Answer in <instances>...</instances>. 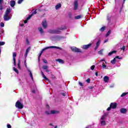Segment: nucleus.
Returning <instances> with one entry per match:
<instances>
[{"label":"nucleus","mask_w":128,"mask_h":128,"mask_svg":"<svg viewBox=\"0 0 128 128\" xmlns=\"http://www.w3.org/2000/svg\"><path fill=\"white\" fill-rule=\"evenodd\" d=\"M48 48H57V50H62L61 48H60L58 46H50L46 47L44 48H43L42 50L40 52V54L38 56V62H40V56H42V53L44 52V50H48Z\"/></svg>","instance_id":"1"},{"label":"nucleus","mask_w":128,"mask_h":128,"mask_svg":"<svg viewBox=\"0 0 128 128\" xmlns=\"http://www.w3.org/2000/svg\"><path fill=\"white\" fill-rule=\"evenodd\" d=\"M16 108H20V110L24 108V105L20 101H17L16 102Z\"/></svg>","instance_id":"2"},{"label":"nucleus","mask_w":128,"mask_h":128,"mask_svg":"<svg viewBox=\"0 0 128 128\" xmlns=\"http://www.w3.org/2000/svg\"><path fill=\"white\" fill-rule=\"evenodd\" d=\"M50 34H61V32L60 30H51L50 31Z\"/></svg>","instance_id":"3"},{"label":"nucleus","mask_w":128,"mask_h":128,"mask_svg":"<svg viewBox=\"0 0 128 128\" xmlns=\"http://www.w3.org/2000/svg\"><path fill=\"white\" fill-rule=\"evenodd\" d=\"M71 50H72V52H82L80 50L76 47H72L71 48Z\"/></svg>","instance_id":"4"},{"label":"nucleus","mask_w":128,"mask_h":128,"mask_svg":"<svg viewBox=\"0 0 128 128\" xmlns=\"http://www.w3.org/2000/svg\"><path fill=\"white\" fill-rule=\"evenodd\" d=\"M46 113L47 114H60V112L58 110H52L50 111V113H48V112H46Z\"/></svg>","instance_id":"5"},{"label":"nucleus","mask_w":128,"mask_h":128,"mask_svg":"<svg viewBox=\"0 0 128 128\" xmlns=\"http://www.w3.org/2000/svg\"><path fill=\"white\" fill-rule=\"evenodd\" d=\"M12 56H13V62H14V66H16V52H12Z\"/></svg>","instance_id":"6"},{"label":"nucleus","mask_w":128,"mask_h":128,"mask_svg":"<svg viewBox=\"0 0 128 128\" xmlns=\"http://www.w3.org/2000/svg\"><path fill=\"white\" fill-rule=\"evenodd\" d=\"M42 26L44 28H48V23L46 22V20H44L42 22Z\"/></svg>","instance_id":"7"},{"label":"nucleus","mask_w":128,"mask_h":128,"mask_svg":"<svg viewBox=\"0 0 128 128\" xmlns=\"http://www.w3.org/2000/svg\"><path fill=\"white\" fill-rule=\"evenodd\" d=\"M78 0H75L74 2V10H78Z\"/></svg>","instance_id":"8"},{"label":"nucleus","mask_w":128,"mask_h":128,"mask_svg":"<svg viewBox=\"0 0 128 128\" xmlns=\"http://www.w3.org/2000/svg\"><path fill=\"white\" fill-rule=\"evenodd\" d=\"M92 46V44H90L86 45H84L82 46V48L84 50H88V48H90V46Z\"/></svg>","instance_id":"9"},{"label":"nucleus","mask_w":128,"mask_h":128,"mask_svg":"<svg viewBox=\"0 0 128 128\" xmlns=\"http://www.w3.org/2000/svg\"><path fill=\"white\" fill-rule=\"evenodd\" d=\"M12 10L10 8H8L5 13V17L8 16L9 14H10Z\"/></svg>","instance_id":"10"},{"label":"nucleus","mask_w":128,"mask_h":128,"mask_svg":"<svg viewBox=\"0 0 128 128\" xmlns=\"http://www.w3.org/2000/svg\"><path fill=\"white\" fill-rule=\"evenodd\" d=\"M108 113H104L102 117L100 118V120H106V118L108 116Z\"/></svg>","instance_id":"11"},{"label":"nucleus","mask_w":128,"mask_h":128,"mask_svg":"<svg viewBox=\"0 0 128 128\" xmlns=\"http://www.w3.org/2000/svg\"><path fill=\"white\" fill-rule=\"evenodd\" d=\"M116 106H117L116 103H111L110 104V108H116Z\"/></svg>","instance_id":"12"},{"label":"nucleus","mask_w":128,"mask_h":128,"mask_svg":"<svg viewBox=\"0 0 128 128\" xmlns=\"http://www.w3.org/2000/svg\"><path fill=\"white\" fill-rule=\"evenodd\" d=\"M4 20H10L11 17L8 16V15H7L6 16V14H4Z\"/></svg>","instance_id":"13"},{"label":"nucleus","mask_w":128,"mask_h":128,"mask_svg":"<svg viewBox=\"0 0 128 128\" xmlns=\"http://www.w3.org/2000/svg\"><path fill=\"white\" fill-rule=\"evenodd\" d=\"M100 40H98L96 44V46L95 48V50H96L98 48V46H100Z\"/></svg>","instance_id":"14"},{"label":"nucleus","mask_w":128,"mask_h":128,"mask_svg":"<svg viewBox=\"0 0 128 128\" xmlns=\"http://www.w3.org/2000/svg\"><path fill=\"white\" fill-rule=\"evenodd\" d=\"M110 80V78L108 76H104V82H108V80Z\"/></svg>","instance_id":"15"},{"label":"nucleus","mask_w":128,"mask_h":128,"mask_svg":"<svg viewBox=\"0 0 128 128\" xmlns=\"http://www.w3.org/2000/svg\"><path fill=\"white\" fill-rule=\"evenodd\" d=\"M126 112H127L126 109L124 108H122L120 110V112H121V114H126Z\"/></svg>","instance_id":"16"},{"label":"nucleus","mask_w":128,"mask_h":128,"mask_svg":"<svg viewBox=\"0 0 128 128\" xmlns=\"http://www.w3.org/2000/svg\"><path fill=\"white\" fill-rule=\"evenodd\" d=\"M36 14V10H35L28 17V20H30V18H32V16H34V14Z\"/></svg>","instance_id":"17"},{"label":"nucleus","mask_w":128,"mask_h":128,"mask_svg":"<svg viewBox=\"0 0 128 128\" xmlns=\"http://www.w3.org/2000/svg\"><path fill=\"white\" fill-rule=\"evenodd\" d=\"M10 4L12 8H14V6H16V2H14V0H11L10 2Z\"/></svg>","instance_id":"18"},{"label":"nucleus","mask_w":128,"mask_h":128,"mask_svg":"<svg viewBox=\"0 0 128 128\" xmlns=\"http://www.w3.org/2000/svg\"><path fill=\"white\" fill-rule=\"evenodd\" d=\"M38 31L41 34H43L44 33V29L40 27L38 28Z\"/></svg>","instance_id":"19"},{"label":"nucleus","mask_w":128,"mask_h":128,"mask_svg":"<svg viewBox=\"0 0 128 128\" xmlns=\"http://www.w3.org/2000/svg\"><path fill=\"white\" fill-rule=\"evenodd\" d=\"M41 74H42V78H44V80H48V78H46V76L44 75V74L43 72H41Z\"/></svg>","instance_id":"20"},{"label":"nucleus","mask_w":128,"mask_h":128,"mask_svg":"<svg viewBox=\"0 0 128 128\" xmlns=\"http://www.w3.org/2000/svg\"><path fill=\"white\" fill-rule=\"evenodd\" d=\"M62 8V4L59 3L56 6V10H58L59 8Z\"/></svg>","instance_id":"21"},{"label":"nucleus","mask_w":128,"mask_h":128,"mask_svg":"<svg viewBox=\"0 0 128 128\" xmlns=\"http://www.w3.org/2000/svg\"><path fill=\"white\" fill-rule=\"evenodd\" d=\"M101 126H104L106 124V120H100Z\"/></svg>","instance_id":"22"},{"label":"nucleus","mask_w":128,"mask_h":128,"mask_svg":"<svg viewBox=\"0 0 128 128\" xmlns=\"http://www.w3.org/2000/svg\"><path fill=\"white\" fill-rule=\"evenodd\" d=\"M28 71L29 72H30V76L32 80H34V77L32 76V72L30 71V70H28Z\"/></svg>","instance_id":"23"},{"label":"nucleus","mask_w":128,"mask_h":128,"mask_svg":"<svg viewBox=\"0 0 128 128\" xmlns=\"http://www.w3.org/2000/svg\"><path fill=\"white\" fill-rule=\"evenodd\" d=\"M116 50L112 51L108 54V56H112V54H116Z\"/></svg>","instance_id":"24"},{"label":"nucleus","mask_w":128,"mask_h":128,"mask_svg":"<svg viewBox=\"0 0 128 128\" xmlns=\"http://www.w3.org/2000/svg\"><path fill=\"white\" fill-rule=\"evenodd\" d=\"M56 62H60V64H64V60H62L61 59H57L56 60Z\"/></svg>","instance_id":"25"},{"label":"nucleus","mask_w":128,"mask_h":128,"mask_svg":"<svg viewBox=\"0 0 128 128\" xmlns=\"http://www.w3.org/2000/svg\"><path fill=\"white\" fill-rule=\"evenodd\" d=\"M18 68L20 70V60H18Z\"/></svg>","instance_id":"26"},{"label":"nucleus","mask_w":128,"mask_h":128,"mask_svg":"<svg viewBox=\"0 0 128 128\" xmlns=\"http://www.w3.org/2000/svg\"><path fill=\"white\" fill-rule=\"evenodd\" d=\"M75 18L76 20H80V18H82V16H75Z\"/></svg>","instance_id":"27"},{"label":"nucleus","mask_w":128,"mask_h":128,"mask_svg":"<svg viewBox=\"0 0 128 128\" xmlns=\"http://www.w3.org/2000/svg\"><path fill=\"white\" fill-rule=\"evenodd\" d=\"M13 70H14V72H16V74H18V70L16 68L14 67Z\"/></svg>","instance_id":"28"},{"label":"nucleus","mask_w":128,"mask_h":128,"mask_svg":"<svg viewBox=\"0 0 128 128\" xmlns=\"http://www.w3.org/2000/svg\"><path fill=\"white\" fill-rule=\"evenodd\" d=\"M29 50H30L28 49V48L26 50V54H25L26 58V56H28V54Z\"/></svg>","instance_id":"29"},{"label":"nucleus","mask_w":128,"mask_h":128,"mask_svg":"<svg viewBox=\"0 0 128 128\" xmlns=\"http://www.w3.org/2000/svg\"><path fill=\"white\" fill-rule=\"evenodd\" d=\"M111 64H116V58H114V60H111Z\"/></svg>","instance_id":"30"},{"label":"nucleus","mask_w":128,"mask_h":128,"mask_svg":"<svg viewBox=\"0 0 128 128\" xmlns=\"http://www.w3.org/2000/svg\"><path fill=\"white\" fill-rule=\"evenodd\" d=\"M110 32H111L110 30L108 31V32H107V34L106 35V38H108V36H110Z\"/></svg>","instance_id":"31"},{"label":"nucleus","mask_w":128,"mask_h":128,"mask_svg":"<svg viewBox=\"0 0 128 128\" xmlns=\"http://www.w3.org/2000/svg\"><path fill=\"white\" fill-rule=\"evenodd\" d=\"M4 7L2 6V3H0V10H2Z\"/></svg>","instance_id":"32"},{"label":"nucleus","mask_w":128,"mask_h":128,"mask_svg":"<svg viewBox=\"0 0 128 128\" xmlns=\"http://www.w3.org/2000/svg\"><path fill=\"white\" fill-rule=\"evenodd\" d=\"M104 51V50H100L98 52V54H102V52Z\"/></svg>","instance_id":"33"},{"label":"nucleus","mask_w":128,"mask_h":128,"mask_svg":"<svg viewBox=\"0 0 128 128\" xmlns=\"http://www.w3.org/2000/svg\"><path fill=\"white\" fill-rule=\"evenodd\" d=\"M104 30H106V27H105V26H104V27H102V28L100 29V32H104Z\"/></svg>","instance_id":"34"},{"label":"nucleus","mask_w":128,"mask_h":128,"mask_svg":"<svg viewBox=\"0 0 128 128\" xmlns=\"http://www.w3.org/2000/svg\"><path fill=\"white\" fill-rule=\"evenodd\" d=\"M86 82H88V84H90V78H88L86 80Z\"/></svg>","instance_id":"35"},{"label":"nucleus","mask_w":128,"mask_h":128,"mask_svg":"<svg viewBox=\"0 0 128 128\" xmlns=\"http://www.w3.org/2000/svg\"><path fill=\"white\" fill-rule=\"evenodd\" d=\"M121 50H123V52H124V50H126V46H123L122 48H120Z\"/></svg>","instance_id":"36"},{"label":"nucleus","mask_w":128,"mask_h":128,"mask_svg":"<svg viewBox=\"0 0 128 128\" xmlns=\"http://www.w3.org/2000/svg\"><path fill=\"white\" fill-rule=\"evenodd\" d=\"M126 94H128V93L124 92V93H123L122 94H121V96L122 97L124 96H126Z\"/></svg>","instance_id":"37"},{"label":"nucleus","mask_w":128,"mask_h":128,"mask_svg":"<svg viewBox=\"0 0 128 128\" xmlns=\"http://www.w3.org/2000/svg\"><path fill=\"white\" fill-rule=\"evenodd\" d=\"M0 26H1V28H4V24L3 22H1L0 24Z\"/></svg>","instance_id":"38"},{"label":"nucleus","mask_w":128,"mask_h":128,"mask_svg":"<svg viewBox=\"0 0 128 128\" xmlns=\"http://www.w3.org/2000/svg\"><path fill=\"white\" fill-rule=\"evenodd\" d=\"M51 78H52V80H54V78H56V76L54 74H51Z\"/></svg>","instance_id":"39"},{"label":"nucleus","mask_w":128,"mask_h":128,"mask_svg":"<svg viewBox=\"0 0 128 128\" xmlns=\"http://www.w3.org/2000/svg\"><path fill=\"white\" fill-rule=\"evenodd\" d=\"M22 2H24V0H18V4H20Z\"/></svg>","instance_id":"40"},{"label":"nucleus","mask_w":128,"mask_h":128,"mask_svg":"<svg viewBox=\"0 0 128 128\" xmlns=\"http://www.w3.org/2000/svg\"><path fill=\"white\" fill-rule=\"evenodd\" d=\"M48 66H42V68H43V70H46L47 68H48Z\"/></svg>","instance_id":"41"},{"label":"nucleus","mask_w":128,"mask_h":128,"mask_svg":"<svg viewBox=\"0 0 128 128\" xmlns=\"http://www.w3.org/2000/svg\"><path fill=\"white\" fill-rule=\"evenodd\" d=\"M94 68H96V66L94 65H93L91 66V70H94Z\"/></svg>","instance_id":"42"},{"label":"nucleus","mask_w":128,"mask_h":128,"mask_svg":"<svg viewBox=\"0 0 128 128\" xmlns=\"http://www.w3.org/2000/svg\"><path fill=\"white\" fill-rule=\"evenodd\" d=\"M4 42H0V46H4Z\"/></svg>","instance_id":"43"},{"label":"nucleus","mask_w":128,"mask_h":128,"mask_svg":"<svg viewBox=\"0 0 128 128\" xmlns=\"http://www.w3.org/2000/svg\"><path fill=\"white\" fill-rule=\"evenodd\" d=\"M42 60L44 64H48V61L46 59H43Z\"/></svg>","instance_id":"44"},{"label":"nucleus","mask_w":128,"mask_h":128,"mask_svg":"<svg viewBox=\"0 0 128 128\" xmlns=\"http://www.w3.org/2000/svg\"><path fill=\"white\" fill-rule=\"evenodd\" d=\"M79 85H80V86H84V84H83L81 82H79Z\"/></svg>","instance_id":"45"},{"label":"nucleus","mask_w":128,"mask_h":128,"mask_svg":"<svg viewBox=\"0 0 128 128\" xmlns=\"http://www.w3.org/2000/svg\"><path fill=\"white\" fill-rule=\"evenodd\" d=\"M102 66L103 68H106V65H104V64H102Z\"/></svg>","instance_id":"46"},{"label":"nucleus","mask_w":128,"mask_h":128,"mask_svg":"<svg viewBox=\"0 0 128 128\" xmlns=\"http://www.w3.org/2000/svg\"><path fill=\"white\" fill-rule=\"evenodd\" d=\"M7 128H12V126H10V124H8L7 125Z\"/></svg>","instance_id":"47"},{"label":"nucleus","mask_w":128,"mask_h":128,"mask_svg":"<svg viewBox=\"0 0 128 128\" xmlns=\"http://www.w3.org/2000/svg\"><path fill=\"white\" fill-rule=\"evenodd\" d=\"M28 20H28V18H27L26 20L24 21V23L26 24L28 22Z\"/></svg>","instance_id":"48"},{"label":"nucleus","mask_w":128,"mask_h":128,"mask_svg":"<svg viewBox=\"0 0 128 128\" xmlns=\"http://www.w3.org/2000/svg\"><path fill=\"white\" fill-rule=\"evenodd\" d=\"M61 94H62V96H66V93H64V92L61 93Z\"/></svg>","instance_id":"49"},{"label":"nucleus","mask_w":128,"mask_h":128,"mask_svg":"<svg viewBox=\"0 0 128 128\" xmlns=\"http://www.w3.org/2000/svg\"><path fill=\"white\" fill-rule=\"evenodd\" d=\"M108 42V39H106V40L104 41V44H106V42Z\"/></svg>","instance_id":"50"},{"label":"nucleus","mask_w":128,"mask_h":128,"mask_svg":"<svg viewBox=\"0 0 128 128\" xmlns=\"http://www.w3.org/2000/svg\"><path fill=\"white\" fill-rule=\"evenodd\" d=\"M112 108V107L110 106L107 108V110L110 111V110Z\"/></svg>","instance_id":"51"},{"label":"nucleus","mask_w":128,"mask_h":128,"mask_svg":"<svg viewBox=\"0 0 128 128\" xmlns=\"http://www.w3.org/2000/svg\"><path fill=\"white\" fill-rule=\"evenodd\" d=\"M93 88H94L93 86H91L88 87V88H89V90H92Z\"/></svg>","instance_id":"52"},{"label":"nucleus","mask_w":128,"mask_h":128,"mask_svg":"<svg viewBox=\"0 0 128 128\" xmlns=\"http://www.w3.org/2000/svg\"><path fill=\"white\" fill-rule=\"evenodd\" d=\"M24 64H25V66H26V60H24Z\"/></svg>","instance_id":"53"},{"label":"nucleus","mask_w":128,"mask_h":128,"mask_svg":"<svg viewBox=\"0 0 128 128\" xmlns=\"http://www.w3.org/2000/svg\"><path fill=\"white\" fill-rule=\"evenodd\" d=\"M116 58H118V60H120V58L118 56H116Z\"/></svg>","instance_id":"54"},{"label":"nucleus","mask_w":128,"mask_h":128,"mask_svg":"<svg viewBox=\"0 0 128 128\" xmlns=\"http://www.w3.org/2000/svg\"><path fill=\"white\" fill-rule=\"evenodd\" d=\"M106 60L104 59H102L100 60V62H104Z\"/></svg>","instance_id":"55"},{"label":"nucleus","mask_w":128,"mask_h":128,"mask_svg":"<svg viewBox=\"0 0 128 128\" xmlns=\"http://www.w3.org/2000/svg\"><path fill=\"white\" fill-rule=\"evenodd\" d=\"M26 42L28 44V39H26Z\"/></svg>","instance_id":"56"},{"label":"nucleus","mask_w":128,"mask_h":128,"mask_svg":"<svg viewBox=\"0 0 128 128\" xmlns=\"http://www.w3.org/2000/svg\"><path fill=\"white\" fill-rule=\"evenodd\" d=\"M59 30H64V28H59Z\"/></svg>","instance_id":"57"},{"label":"nucleus","mask_w":128,"mask_h":128,"mask_svg":"<svg viewBox=\"0 0 128 128\" xmlns=\"http://www.w3.org/2000/svg\"><path fill=\"white\" fill-rule=\"evenodd\" d=\"M3 0H0V4H2Z\"/></svg>","instance_id":"58"},{"label":"nucleus","mask_w":128,"mask_h":128,"mask_svg":"<svg viewBox=\"0 0 128 128\" xmlns=\"http://www.w3.org/2000/svg\"><path fill=\"white\" fill-rule=\"evenodd\" d=\"M32 94H34V92H36V90H33L32 91Z\"/></svg>","instance_id":"59"},{"label":"nucleus","mask_w":128,"mask_h":128,"mask_svg":"<svg viewBox=\"0 0 128 128\" xmlns=\"http://www.w3.org/2000/svg\"><path fill=\"white\" fill-rule=\"evenodd\" d=\"M46 72H50V70H46Z\"/></svg>","instance_id":"60"},{"label":"nucleus","mask_w":128,"mask_h":128,"mask_svg":"<svg viewBox=\"0 0 128 128\" xmlns=\"http://www.w3.org/2000/svg\"><path fill=\"white\" fill-rule=\"evenodd\" d=\"M95 74H96V76H98V72H96Z\"/></svg>","instance_id":"61"},{"label":"nucleus","mask_w":128,"mask_h":128,"mask_svg":"<svg viewBox=\"0 0 128 128\" xmlns=\"http://www.w3.org/2000/svg\"><path fill=\"white\" fill-rule=\"evenodd\" d=\"M20 26H22V27L24 26V24H20Z\"/></svg>","instance_id":"62"},{"label":"nucleus","mask_w":128,"mask_h":128,"mask_svg":"<svg viewBox=\"0 0 128 128\" xmlns=\"http://www.w3.org/2000/svg\"><path fill=\"white\" fill-rule=\"evenodd\" d=\"M125 2H126V0H123V4H124Z\"/></svg>","instance_id":"63"},{"label":"nucleus","mask_w":128,"mask_h":128,"mask_svg":"<svg viewBox=\"0 0 128 128\" xmlns=\"http://www.w3.org/2000/svg\"><path fill=\"white\" fill-rule=\"evenodd\" d=\"M46 108H50V106L47 105V106H46Z\"/></svg>","instance_id":"64"}]
</instances>
